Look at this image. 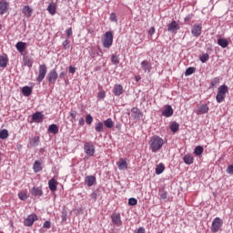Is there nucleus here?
Instances as JSON below:
<instances>
[{
  "mask_svg": "<svg viewBox=\"0 0 233 233\" xmlns=\"http://www.w3.org/2000/svg\"><path fill=\"white\" fill-rule=\"evenodd\" d=\"M163 145H165V141L159 136H154L149 140V148L154 154L159 152L163 148Z\"/></svg>",
  "mask_w": 233,
  "mask_h": 233,
  "instance_id": "1",
  "label": "nucleus"
},
{
  "mask_svg": "<svg viewBox=\"0 0 233 233\" xmlns=\"http://www.w3.org/2000/svg\"><path fill=\"white\" fill-rule=\"evenodd\" d=\"M228 94V86L227 85L220 86L218 88V93L216 96L217 103H223Z\"/></svg>",
  "mask_w": 233,
  "mask_h": 233,
  "instance_id": "2",
  "label": "nucleus"
},
{
  "mask_svg": "<svg viewBox=\"0 0 233 233\" xmlns=\"http://www.w3.org/2000/svg\"><path fill=\"white\" fill-rule=\"evenodd\" d=\"M102 45L104 48H110L114 45V33L107 31L102 38Z\"/></svg>",
  "mask_w": 233,
  "mask_h": 233,
  "instance_id": "3",
  "label": "nucleus"
},
{
  "mask_svg": "<svg viewBox=\"0 0 233 233\" xmlns=\"http://www.w3.org/2000/svg\"><path fill=\"white\" fill-rule=\"evenodd\" d=\"M48 72V67L46 65L42 64L38 66V76L36 77V82L37 83H42L43 79L46 77V74Z\"/></svg>",
  "mask_w": 233,
  "mask_h": 233,
  "instance_id": "4",
  "label": "nucleus"
},
{
  "mask_svg": "<svg viewBox=\"0 0 233 233\" xmlns=\"http://www.w3.org/2000/svg\"><path fill=\"white\" fill-rule=\"evenodd\" d=\"M84 152L89 157H93L96 154V147L92 142H85L84 144Z\"/></svg>",
  "mask_w": 233,
  "mask_h": 233,
  "instance_id": "5",
  "label": "nucleus"
},
{
  "mask_svg": "<svg viewBox=\"0 0 233 233\" xmlns=\"http://www.w3.org/2000/svg\"><path fill=\"white\" fill-rule=\"evenodd\" d=\"M57 77H59V75L56 69H52L46 76V79L50 85H56Z\"/></svg>",
  "mask_w": 233,
  "mask_h": 233,
  "instance_id": "6",
  "label": "nucleus"
},
{
  "mask_svg": "<svg viewBox=\"0 0 233 233\" xmlns=\"http://www.w3.org/2000/svg\"><path fill=\"white\" fill-rule=\"evenodd\" d=\"M223 226V220L219 218H214L211 225V232H219V228Z\"/></svg>",
  "mask_w": 233,
  "mask_h": 233,
  "instance_id": "7",
  "label": "nucleus"
},
{
  "mask_svg": "<svg viewBox=\"0 0 233 233\" xmlns=\"http://www.w3.org/2000/svg\"><path fill=\"white\" fill-rule=\"evenodd\" d=\"M111 220L115 227H121L123 225V220H121V214L117 212H113L111 215Z\"/></svg>",
  "mask_w": 233,
  "mask_h": 233,
  "instance_id": "8",
  "label": "nucleus"
},
{
  "mask_svg": "<svg viewBox=\"0 0 233 233\" xmlns=\"http://www.w3.org/2000/svg\"><path fill=\"white\" fill-rule=\"evenodd\" d=\"M201 32H203V26L200 24H195L191 27V34L193 37H199L201 35Z\"/></svg>",
  "mask_w": 233,
  "mask_h": 233,
  "instance_id": "9",
  "label": "nucleus"
},
{
  "mask_svg": "<svg viewBox=\"0 0 233 233\" xmlns=\"http://www.w3.org/2000/svg\"><path fill=\"white\" fill-rule=\"evenodd\" d=\"M208 110H210V108L207 104H201L195 110V114H197V116H203V114H208Z\"/></svg>",
  "mask_w": 233,
  "mask_h": 233,
  "instance_id": "10",
  "label": "nucleus"
},
{
  "mask_svg": "<svg viewBox=\"0 0 233 233\" xmlns=\"http://www.w3.org/2000/svg\"><path fill=\"white\" fill-rule=\"evenodd\" d=\"M38 217L35 214L29 215L24 221L25 227H32L35 221H37Z\"/></svg>",
  "mask_w": 233,
  "mask_h": 233,
  "instance_id": "11",
  "label": "nucleus"
},
{
  "mask_svg": "<svg viewBox=\"0 0 233 233\" xmlns=\"http://www.w3.org/2000/svg\"><path fill=\"white\" fill-rule=\"evenodd\" d=\"M167 30L172 34H177V30H179V24L176 20L172 21L167 25Z\"/></svg>",
  "mask_w": 233,
  "mask_h": 233,
  "instance_id": "12",
  "label": "nucleus"
},
{
  "mask_svg": "<svg viewBox=\"0 0 233 233\" xmlns=\"http://www.w3.org/2000/svg\"><path fill=\"white\" fill-rule=\"evenodd\" d=\"M162 116L164 117H172L174 116V109L172 108V106L166 105L165 109L162 111Z\"/></svg>",
  "mask_w": 233,
  "mask_h": 233,
  "instance_id": "13",
  "label": "nucleus"
},
{
  "mask_svg": "<svg viewBox=\"0 0 233 233\" xmlns=\"http://www.w3.org/2000/svg\"><path fill=\"white\" fill-rule=\"evenodd\" d=\"M131 117L137 121V120L141 119V117H143V113L141 112V110H139V108L133 107L131 109Z\"/></svg>",
  "mask_w": 233,
  "mask_h": 233,
  "instance_id": "14",
  "label": "nucleus"
},
{
  "mask_svg": "<svg viewBox=\"0 0 233 233\" xmlns=\"http://www.w3.org/2000/svg\"><path fill=\"white\" fill-rule=\"evenodd\" d=\"M141 68L142 70L146 73V74H150L151 70H152V64L147 61V60H144L141 62Z\"/></svg>",
  "mask_w": 233,
  "mask_h": 233,
  "instance_id": "15",
  "label": "nucleus"
},
{
  "mask_svg": "<svg viewBox=\"0 0 233 233\" xmlns=\"http://www.w3.org/2000/svg\"><path fill=\"white\" fill-rule=\"evenodd\" d=\"M9 4L6 0H0V15H5L8 12Z\"/></svg>",
  "mask_w": 233,
  "mask_h": 233,
  "instance_id": "16",
  "label": "nucleus"
},
{
  "mask_svg": "<svg viewBox=\"0 0 233 233\" xmlns=\"http://www.w3.org/2000/svg\"><path fill=\"white\" fill-rule=\"evenodd\" d=\"M44 116L43 113L37 111L32 115V120L35 123H43Z\"/></svg>",
  "mask_w": 233,
  "mask_h": 233,
  "instance_id": "17",
  "label": "nucleus"
},
{
  "mask_svg": "<svg viewBox=\"0 0 233 233\" xmlns=\"http://www.w3.org/2000/svg\"><path fill=\"white\" fill-rule=\"evenodd\" d=\"M124 92H125V90L123 89V86H121L120 84H116L114 86L113 94L115 96H119L123 95Z\"/></svg>",
  "mask_w": 233,
  "mask_h": 233,
  "instance_id": "18",
  "label": "nucleus"
},
{
  "mask_svg": "<svg viewBox=\"0 0 233 233\" xmlns=\"http://www.w3.org/2000/svg\"><path fill=\"white\" fill-rule=\"evenodd\" d=\"M8 66V56L6 54L0 55V68Z\"/></svg>",
  "mask_w": 233,
  "mask_h": 233,
  "instance_id": "19",
  "label": "nucleus"
},
{
  "mask_svg": "<svg viewBox=\"0 0 233 233\" xmlns=\"http://www.w3.org/2000/svg\"><path fill=\"white\" fill-rule=\"evenodd\" d=\"M118 170H127L128 168V163H127L126 158H120L119 161L116 163Z\"/></svg>",
  "mask_w": 233,
  "mask_h": 233,
  "instance_id": "20",
  "label": "nucleus"
},
{
  "mask_svg": "<svg viewBox=\"0 0 233 233\" xmlns=\"http://www.w3.org/2000/svg\"><path fill=\"white\" fill-rule=\"evenodd\" d=\"M57 185H59V183L57 182V180H56V178H51L48 181V187L51 192H56V190H57Z\"/></svg>",
  "mask_w": 233,
  "mask_h": 233,
  "instance_id": "21",
  "label": "nucleus"
},
{
  "mask_svg": "<svg viewBox=\"0 0 233 233\" xmlns=\"http://www.w3.org/2000/svg\"><path fill=\"white\" fill-rule=\"evenodd\" d=\"M32 196H35V198H41L43 196V189L40 187H34L31 190Z\"/></svg>",
  "mask_w": 233,
  "mask_h": 233,
  "instance_id": "22",
  "label": "nucleus"
},
{
  "mask_svg": "<svg viewBox=\"0 0 233 233\" xmlns=\"http://www.w3.org/2000/svg\"><path fill=\"white\" fill-rule=\"evenodd\" d=\"M95 130L96 132H97L98 134H101V132H104L105 130V124L99 120H97L95 123Z\"/></svg>",
  "mask_w": 233,
  "mask_h": 233,
  "instance_id": "23",
  "label": "nucleus"
},
{
  "mask_svg": "<svg viewBox=\"0 0 233 233\" xmlns=\"http://www.w3.org/2000/svg\"><path fill=\"white\" fill-rule=\"evenodd\" d=\"M15 48H16L17 52H19L20 54H23V52H25L26 50V43L17 42L15 44Z\"/></svg>",
  "mask_w": 233,
  "mask_h": 233,
  "instance_id": "24",
  "label": "nucleus"
},
{
  "mask_svg": "<svg viewBox=\"0 0 233 233\" xmlns=\"http://www.w3.org/2000/svg\"><path fill=\"white\" fill-rule=\"evenodd\" d=\"M56 10H57V5H56V3L54 2H51L47 6V12H49L51 15H56Z\"/></svg>",
  "mask_w": 233,
  "mask_h": 233,
  "instance_id": "25",
  "label": "nucleus"
},
{
  "mask_svg": "<svg viewBox=\"0 0 233 233\" xmlns=\"http://www.w3.org/2000/svg\"><path fill=\"white\" fill-rule=\"evenodd\" d=\"M33 170L35 174L41 172L43 170V166L41 164V161L35 160L34 165H33Z\"/></svg>",
  "mask_w": 233,
  "mask_h": 233,
  "instance_id": "26",
  "label": "nucleus"
},
{
  "mask_svg": "<svg viewBox=\"0 0 233 233\" xmlns=\"http://www.w3.org/2000/svg\"><path fill=\"white\" fill-rule=\"evenodd\" d=\"M22 12L25 17H32V13L34 10H32V8L28 5H25L22 9Z\"/></svg>",
  "mask_w": 233,
  "mask_h": 233,
  "instance_id": "27",
  "label": "nucleus"
},
{
  "mask_svg": "<svg viewBox=\"0 0 233 233\" xmlns=\"http://www.w3.org/2000/svg\"><path fill=\"white\" fill-rule=\"evenodd\" d=\"M22 94L25 96V97H30V96H32V87L25 86L22 88Z\"/></svg>",
  "mask_w": 233,
  "mask_h": 233,
  "instance_id": "28",
  "label": "nucleus"
},
{
  "mask_svg": "<svg viewBox=\"0 0 233 233\" xmlns=\"http://www.w3.org/2000/svg\"><path fill=\"white\" fill-rule=\"evenodd\" d=\"M158 194L162 201H168V199H170V198L168 197V192L164 189H159Z\"/></svg>",
  "mask_w": 233,
  "mask_h": 233,
  "instance_id": "29",
  "label": "nucleus"
},
{
  "mask_svg": "<svg viewBox=\"0 0 233 233\" xmlns=\"http://www.w3.org/2000/svg\"><path fill=\"white\" fill-rule=\"evenodd\" d=\"M183 160L186 165H192L194 163V157H192L190 154H187L184 156Z\"/></svg>",
  "mask_w": 233,
  "mask_h": 233,
  "instance_id": "30",
  "label": "nucleus"
},
{
  "mask_svg": "<svg viewBox=\"0 0 233 233\" xmlns=\"http://www.w3.org/2000/svg\"><path fill=\"white\" fill-rule=\"evenodd\" d=\"M38 145H39V137H35L29 139L28 147H37Z\"/></svg>",
  "mask_w": 233,
  "mask_h": 233,
  "instance_id": "31",
  "label": "nucleus"
},
{
  "mask_svg": "<svg viewBox=\"0 0 233 233\" xmlns=\"http://www.w3.org/2000/svg\"><path fill=\"white\" fill-rule=\"evenodd\" d=\"M86 182L87 187H94V185L96 183V177H94V176L86 177Z\"/></svg>",
  "mask_w": 233,
  "mask_h": 233,
  "instance_id": "32",
  "label": "nucleus"
},
{
  "mask_svg": "<svg viewBox=\"0 0 233 233\" xmlns=\"http://www.w3.org/2000/svg\"><path fill=\"white\" fill-rule=\"evenodd\" d=\"M169 128H170L171 132H173V134H176V132H177L179 130V124L176 121L171 122Z\"/></svg>",
  "mask_w": 233,
  "mask_h": 233,
  "instance_id": "33",
  "label": "nucleus"
},
{
  "mask_svg": "<svg viewBox=\"0 0 233 233\" xmlns=\"http://www.w3.org/2000/svg\"><path fill=\"white\" fill-rule=\"evenodd\" d=\"M48 132L50 134H55L56 135V134H57L59 132V127H57V125L52 124L48 127Z\"/></svg>",
  "mask_w": 233,
  "mask_h": 233,
  "instance_id": "34",
  "label": "nucleus"
},
{
  "mask_svg": "<svg viewBox=\"0 0 233 233\" xmlns=\"http://www.w3.org/2000/svg\"><path fill=\"white\" fill-rule=\"evenodd\" d=\"M218 45L219 46H221L222 48H227V46H228V40H227L225 38H219L218 40Z\"/></svg>",
  "mask_w": 233,
  "mask_h": 233,
  "instance_id": "35",
  "label": "nucleus"
},
{
  "mask_svg": "<svg viewBox=\"0 0 233 233\" xmlns=\"http://www.w3.org/2000/svg\"><path fill=\"white\" fill-rule=\"evenodd\" d=\"M163 172H165V165L160 163L156 167V174L157 176H159V174H163Z\"/></svg>",
  "mask_w": 233,
  "mask_h": 233,
  "instance_id": "36",
  "label": "nucleus"
},
{
  "mask_svg": "<svg viewBox=\"0 0 233 233\" xmlns=\"http://www.w3.org/2000/svg\"><path fill=\"white\" fill-rule=\"evenodd\" d=\"M114 120H112V118H107L104 121V127H106V128H114Z\"/></svg>",
  "mask_w": 233,
  "mask_h": 233,
  "instance_id": "37",
  "label": "nucleus"
},
{
  "mask_svg": "<svg viewBox=\"0 0 233 233\" xmlns=\"http://www.w3.org/2000/svg\"><path fill=\"white\" fill-rule=\"evenodd\" d=\"M204 150L205 149L203 148V147L198 146L194 149V154H195V156H201V154H203Z\"/></svg>",
  "mask_w": 233,
  "mask_h": 233,
  "instance_id": "38",
  "label": "nucleus"
},
{
  "mask_svg": "<svg viewBox=\"0 0 233 233\" xmlns=\"http://www.w3.org/2000/svg\"><path fill=\"white\" fill-rule=\"evenodd\" d=\"M219 85V77H215L211 80L209 88H214V86H218Z\"/></svg>",
  "mask_w": 233,
  "mask_h": 233,
  "instance_id": "39",
  "label": "nucleus"
},
{
  "mask_svg": "<svg viewBox=\"0 0 233 233\" xmlns=\"http://www.w3.org/2000/svg\"><path fill=\"white\" fill-rule=\"evenodd\" d=\"M18 198L21 201H26L28 199V194L26 192H19Z\"/></svg>",
  "mask_w": 233,
  "mask_h": 233,
  "instance_id": "40",
  "label": "nucleus"
},
{
  "mask_svg": "<svg viewBox=\"0 0 233 233\" xmlns=\"http://www.w3.org/2000/svg\"><path fill=\"white\" fill-rule=\"evenodd\" d=\"M8 137V130L3 129L0 131V139H6Z\"/></svg>",
  "mask_w": 233,
  "mask_h": 233,
  "instance_id": "41",
  "label": "nucleus"
},
{
  "mask_svg": "<svg viewBox=\"0 0 233 233\" xmlns=\"http://www.w3.org/2000/svg\"><path fill=\"white\" fill-rule=\"evenodd\" d=\"M208 59H210V56H208V54H203L200 57L199 60L201 61V63H207V61H208Z\"/></svg>",
  "mask_w": 233,
  "mask_h": 233,
  "instance_id": "42",
  "label": "nucleus"
},
{
  "mask_svg": "<svg viewBox=\"0 0 233 233\" xmlns=\"http://www.w3.org/2000/svg\"><path fill=\"white\" fill-rule=\"evenodd\" d=\"M86 125H92V123H94V117L92 115L88 114L86 116Z\"/></svg>",
  "mask_w": 233,
  "mask_h": 233,
  "instance_id": "43",
  "label": "nucleus"
},
{
  "mask_svg": "<svg viewBox=\"0 0 233 233\" xmlns=\"http://www.w3.org/2000/svg\"><path fill=\"white\" fill-rule=\"evenodd\" d=\"M196 72V67H188L186 72L185 76H192Z\"/></svg>",
  "mask_w": 233,
  "mask_h": 233,
  "instance_id": "44",
  "label": "nucleus"
},
{
  "mask_svg": "<svg viewBox=\"0 0 233 233\" xmlns=\"http://www.w3.org/2000/svg\"><path fill=\"white\" fill-rule=\"evenodd\" d=\"M62 46H63L64 50H68V48H70V41L68 39H66L63 42Z\"/></svg>",
  "mask_w": 233,
  "mask_h": 233,
  "instance_id": "45",
  "label": "nucleus"
},
{
  "mask_svg": "<svg viewBox=\"0 0 233 233\" xmlns=\"http://www.w3.org/2000/svg\"><path fill=\"white\" fill-rule=\"evenodd\" d=\"M128 205L130 207H136V205H137V199L131 198L128 199Z\"/></svg>",
  "mask_w": 233,
  "mask_h": 233,
  "instance_id": "46",
  "label": "nucleus"
},
{
  "mask_svg": "<svg viewBox=\"0 0 233 233\" xmlns=\"http://www.w3.org/2000/svg\"><path fill=\"white\" fill-rule=\"evenodd\" d=\"M111 62L113 65H119V57H117L116 55H113L111 57Z\"/></svg>",
  "mask_w": 233,
  "mask_h": 233,
  "instance_id": "47",
  "label": "nucleus"
},
{
  "mask_svg": "<svg viewBox=\"0 0 233 233\" xmlns=\"http://www.w3.org/2000/svg\"><path fill=\"white\" fill-rule=\"evenodd\" d=\"M109 21L112 23H117V15H116V13H111L109 16Z\"/></svg>",
  "mask_w": 233,
  "mask_h": 233,
  "instance_id": "48",
  "label": "nucleus"
},
{
  "mask_svg": "<svg viewBox=\"0 0 233 233\" xmlns=\"http://www.w3.org/2000/svg\"><path fill=\"white\" fill-rule=\"evenodd\" d=\"M227 174H229L230 176H233V165L228 166L226 169Z\"/></svg>",
  "mask_w": 233,
  "mask_h": 233,
  "instance_id": "49",
  "label": "nucleus"
},
{
  "mask_svg": "<svg viewBox=\"0 0 233 233\" xmlns=\"http://www.w3.org/2000/svg\"><path fill=\"white\" fill-rule=\"evenodd\" d=\"M70 117L75 121L76 117H77V111L72 110L69 114Z\"/></svg>",
  "mask_w": 233,
  "mask_h": 233,
  "instance_id": "50",
  "label": "nucleus"
},
{
  "mask_svg": "<svg viewBox=\"0 0 233 233\" xmlns=\"http://www.w3.org/2000/svg\"><path fill=\"white\" fill-rule=\"evenodd\" d=\"M106 93H105V91H100V92H98V94H97V98L98 99H105V97H106Z\"/></svg>",
  "mask_w": 233,
  "mask_h": 233,
  "instance_id": "51",
  "label": "nucleus"
},
{
  "mask_svg": "<svg viewBox=\"0 0 233 233\" xmlns=\"http://www.w3.org/2000/svg\"><path fill=\"white\" fill-rule=\"evenodd\" d=\"M51 225H52V223L50 221L46 220L44 223L43 227H44V228H50Z\"/></svg>",
  "mask_w": 233,
  "mask_h": 233,
  "instance_id": "52",
  "label": "nucleus"
},
{
  "mask_svg": "<svg viewBox=\"0 0 233 233\" xmlns=\"http://www.w3.org/2000/svg\"><path fill=\"white\" fill-rule=\"evenodd\" d=\"M25 66L32 68V62H30V59L25 60Z\"/></svg>",
  "mask_w": 233,
  "mask_h": 233,
  "instance_id": "53",
  "label": "nucleus"
},
{
  "mask_svg": "<svg viewBox=\"0 0 233 233\" xmlns=\"http://www.w3.org/2000/svg\"><path fill=\"white\" fill-rule=\"evenodd\" d=\"M154 34H156V28L155 27H150L149 30H148V35H153Z\"/></svg>",
  "mask_w": 233,
  "mask_h": 233,
  "instance_id": "54",
  "label": "nucleus"
},
{
  "mask_svg": "<svg viewBox=\"0 0 233 233\" xmlns=\"http://www.w3.org/2000/svg\"><path fill=\"white\" fill-rule=\"evenodd\" d=\"M90 198H91V199H93V201H96V200L97 199V193L93 192V193L90 195Z\"/></svg>",
  "mask_w": 233,
  "mask_h": 233,
  "instance_id": "55",
  "label": "nucleus"
},
{
  "mask_svg": "<svg viewBox=\"0 0 233 233\" xmlns=\"http://www.w3.org/2000/svg\"><path fill=\"white\" fill-rule=\"evenodd\" d=\"M78 125L80 127H84L85 126V118L80 117L79 120H78Z\"/></svg>",
  "mask_w": 233,
  "mask_h": 233,
  "instance_id": "56",
  "label": "nucleus"
},
{
  "mask_svg": "<svg viewBox=\"0 0 233 233\" xmlns=\"http://www.w3.org/2000/svg\"><path fill=\"white\" fill-rule=\"evenodd\" d=\"M192 20V15H187L185 18L184 21L185 23H188V21Z\"/></svg>",
  "mask_w": 233,
  "mask_h": 233,
  "instance_id": "57",
  "label": "nucleus"
},
{
  "mask_svg": "<svg viewBox=\"0 0 233 233\" xmlns=\"http://www.w3.org/2000/svg\"><path fill=\"white\" fill-rule=\"evenodd\" d=\"M66 211H62V216H61V218H62V221H66Z\"/></svg>",
  "mask_w": 233,
  "mask_h": 233,
  "instance_id": "58",
  "label": "nucleus"
},
{
  "mask_svg": "<svg viewBox=\"0 0 233 233\" xmlns=\"http://www.w3.org/2000/svg\"><path fill=\"white\" fill-rule=\"evenodd\" d=\"M68 70L70 74H76V67H74L73 66H70L68 67Z\"/></svg>",
  "mask_w": 233,
  "mask_h": 233,
  "instance_id": "59",
  "label": "nucleus"
},
{
  "mask_svg": "<svg viewBox=\"0 0 233 233\" xmlns=\"http://www.w3.org/2000/svg\"><path fill=\"white\" fill-rule=\"evenodd\" d=\"M66 33L67 37H71V35H72V27H69L68 29H66Z\"/></svg>",
  "mask_w": 233,
  "mask_h": 233,
  "instance_id": "60",
  "label": "nucleus"
},
{
  "mask_svg": "<svg viewBox=\"0 0 233 233\" xmlns=\"http://www.w3.org/2000/svg\"><path fill=\"white\" fill-rule=\"evenodd\" d=\"M147 231L145 230V228L140 227L137 228L136 233H146Z\"/></svg>",
  "mask_w": 233,
  "mask_h": 233,
  "instance_id": "61",
  "label": "nucleus"
},
{
  "mask_svg": "<svg viewBox=\"0 0 233 233\" xmlns=\"http://www.w3.org/2000/svg\"><path fill=\"white\" fill-rule=\"evenodd\" d=\"M66 76V72H65V71H62V72L59 74L60 79H65Z\"/></svg>",
  "mask_w": 233,
  "mask_h": 233,
  "instance_id": "62",
  "label": "nucleus"
},
{
  "mask_svg": "<svg viewBox=\"0 0 233 233\" xmlns=\"http://www.w3.org/2000/svg\"><path fill=\"white\" fill-rule=\"evenodd\" d=\"M135 80L137 81V83H138V81H141V76H136Z\"/></svg>",
  "mask_w": 233,
  "mask_h": 233,
  "instance_id": "63",
  "label": "nucleus"
},
{
  "mask_svg": "<svg viewBox=\"0 0 233 233\" xmlns=\"http://www.w3.org/2000/svg\"><path fill=\"white\" fill-rule=\"evenodd\" d=\"M97 56H103V51H100L99 53H97Z\"/></svg>",
  "mask_w": 233,
  "mask_h": 233,
  "instance_id": "64",
  "label": "nucleus"
}]
</instances>
